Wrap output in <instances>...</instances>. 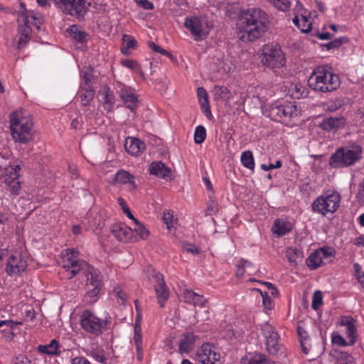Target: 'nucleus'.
<instances>
[{
  "label": "nucleus",
  "instance_id": "nucleus-1",
  "mask_svg": "<svg viewBox=\"0 0 364 364\" xmlns=\"http://www.w3.org/2000/svg\"><path fill=\"white\" fill-rule=\"evenodd\" d=\"M269 26L268 14L259 8L242 10L236 24L239 38L244 42L261 38L267 31Z\"/></svg>",
  "mask_w": 364,
  "mask_h": 364
},
{
  "label": "nucleus",
  "instance_id": "nucleus-2",
  "mask_svg": "<svg viewBox=\"0 0 364 364\" xmlns=\"http://www.w3.org/2000/svg\"><path fill=\"white\" fill-rule=\"evenodd\" d=\"M309 86L315 91L330 92L337 90L341 84L339 76L333 73L328 65L314 70L308 80Z\"/></svg>",
  "mask_w": 364,
  "mask_h": 364
},
{
  "label": "nucleus",
  "instance_id": "nucleus-3",
  "mask_svg": "<svg viewBox=\"0 0 364 364\" xmlns=\"http://www.w3.org/2000/svg\"><path fill=\"white\" fill-rule=\"evenodd\" d=\"M10 130L13 139L16 143L27 144L33 139V122L17 110L10 114Z\"/></svg>",
  "mask_w": 364,
  "mask_h": 364
},
{
  "label": "nucleus",
  "instance_id": "nucleus-4",
  "mask_svg": "<svg viewBox=\"0 0 364 364\" xmlns=\"http://www.w3.org/2000/svg\"><path fill=\"white\" fill-rule=\"evenodd\" d=\"M361 153L362 149L359 146L339 148L330 157L329 164L334 168L351 166L360 159Z\"/></svg>",
  "mask_w": 364,
  "mask_h": 364
},
{
  "label": "nucleus",
  "instance_id": "nucleus-5",
  "mask_svg": "<svg viewBox=\"0 0 364 364\" xmlns=\"http://www.w3.org/2000/svg\"><path fill=\"white\" fill-rule=\"evenodd\" d=\"M261 61L263 65L274 70V72L275 69L284 66L286 63L281 47L277 44H268L264 46Z\"/></svg>",
  "mask_w": 364,
  "mask_h": 364
},
{
  "label": "nucleus",
  "instance_id": "nucleus-6",
  "mask_svg": "<svg viewBox=\"0 0 364 364\" xmlns=\"http://www.w3.org/2000/svg\"><path fill=\"white\" fill-rule=\"evenodd\" d=\"M80 324L87 333L100 336L107 328V321L99 318L89 310H85L80 315Z\"/></svg>",
  "mask_w": 364,
  "mask_h": 364
},
{
  "label": "nucleus",
  "instance_id": "nucleus-7",
  "mask_svg": "<svg viewBox=\"0 0 364 364\" xmlns=\"http://www.w3.org/2000/svg\"><path fill=\"white\" fill-rule=\"evenodd\" d=\"M340 201L341 197L337 193L322 195L314 201L312 210L323 215L328 213H333L339 207Z\"/></svg>",
  "mask_w": 364,
  "mask_h": 364
},
{
  "label": "nucleus",
  "instance_id": "nucleus-8",
  "mask_svg": "<svg viewBox=\"0 0 364 364\" xmlns=\"http://www.w3.org/2000/svg\"><path fill=\"white\" fill-rule=\"evenodd\" d=\"M146 273L148 279L154 285L160 307L163 308L169 296L168 287L164 282V277L160 272H157L151 267L147 268Z\"/></svg>",
  "mask_w": 364,
  "mask_h": 364
},
{
  "label": "nucleus",
  "instance_id": "nucleus-9",
  "mask_svg": "<svg viewBox=\"0 0 364 364\" xmlns=\"http://www.w3.org/2000/svg\"><path fill=\"white\" fill-rule=\"evenodd\" d=\"M261 331L264 338V344L267 351L270 355H277L281 350L282 346L279 342V336L275 328L265 323L261 326Z\"/></svg>",
  "mask_w": 364,
  "mask_h": 364
},
{
  "label": "nucleus",
  "instance_id": "nucleus-10",
  "mask_svg": "<svg viewBox=\"0 0 364 364\" xmlns=\"http://www.w3.org/2000/svg\"><path fill=\"white\" fill-rule=\"evenodd\" d=\"M86 299L90 303L97 301L102 287V277L96 269H90L87 275Z\"/></svg>",
  "mask_w": 364,
  "mask_h": 364
},
{
  "label": "nucleus",
  "instance_id": "nucleus-11",
  "mask_svg": "<svg viewBox=\"0 0 364 364\" xmlns=\"http://www.w3.org/2000/svg\"><path fill=\"white\" fill-rule=\"evenodd\" d=\"M184 26L190 31L196 41L204 39L209 33L208 25L198 16L186 17Z\"/></svg>",
  "mask_w": 364,
  "mask_h": 364
},
{
  "label": "nucleus",
  "instance_id": "nucleus-12",
  "mask_svg": "<svg viewBox=\"0 0 364 364\" xmlns=\"http://www.w3.org/2000/svg\"><path fill=\"white\" fill-rule=\"evenodd\" d=\"M67 255L63 258L62 267L68 273V279L76 276L86 265V262L77 258V251L67 250Z\"/></svg>",
  "mask_w": 364,
  "mask_h": 364
},
{
  "label": "nucleus",
  "instance_id": "nucleus-13",
  "mask_svg": "<svg viewBox=\"0 0 364 364\" xmlns=\"http://www.w3.org/2000/svg\"><path fill=\"white\" fill-rule=\"evenodd\" d=\"M296 105L291 102L285 105H272L269 109V115L274 121L287 122L294 115H296Z\"/></svg>",
  "mask_w": 364,
  "mask_h": 364
},
{
  "label": "nucleus",
  "instance_id": "nucleus-14",
  "mask_svg": "<svg viewBox=\"0 0 364 364\" xmlns=\"http://www.w3.org/2000/svg\"><path fill=\"white\" fill-rule=\"evenodd\" d=\"M200 364H221L220 355L213 350V347L205 343L202 345L196 355Z\"/></svg>",
  "mask_w": 364,
  "mask_h": 364
},
{
  "label": "nucleus",
  "instance_id": "nucleus-15",
  "mask_svg": "<svg viewBox=\"0 0 364 364\" xmlns=\"http://www.w3.org/2000/svg\"><path fill=\"white\" fill-rule=\"evenodd\" d=\"M337 324L346 327V334L350 338V344L354 345L357 338L355 320L350 316H341L338 318Z\"/></svg>",
  "mask_w": 364,
  "mask_h": 364
},
{
  "label": "nucleus",
  "instance_id": "nucleus-16",
  "mask_svg": "<svg viewBox=\"0 0 364 364\" xmlns=\"http://www.w3.org/2000/svg\"><path fill=\"white\" fill-rule=\"evenodd\" d=\"M110 230L113 236L120 242H128L132 240L133 230L124 223L114 224Z\"/></svg>",
  "mask_w": 364,
  "mask_h": 364
},
{
  "label": "nucleus",
  "instance_id": "nucleus-17",
  "mask_svg": "<svg viewBox=\"0 0 364 364\" xmlns=\"http://www.w3.org/2000/svg\"><path fill=\"white\" fill-rule=\"evenodd\" d=\"M26 268V262L22 259L20 254L11 255L9 257L6 266V272L8 274H18L23 272Z\"/></svg>",
  "mask_w": 364,
  "mask_h": 364
},
{
  "label": "nucleus",
  "instance_id": "nucleus-18",
  "mask_svg": "<svg viewBox=\"0 0 364 364\" xmlns=\"http://www.w3.org/2000/svg\"><path fill=\"white\" fill-rule=\"evenodd\" d=\"M149 172L152 175H155L159 178L171 180L172 171L171 169L162 163L161 161H154L149 166Z\"/></svg>",
  "mask_w": 364,
  "mask_h": 364
},
{
  "label": "nucleus",
  "instance_id": "nucleus-19",
  "mask_svg": "<svg viewBox=\"0 0 364 364\" xmlns=\"http://www.w3.org/2000/svg\"><path fill=\"white\" fill-rule=\"evenodd\" d=\"M18 24V35L14 38V41L16 43V48L21 49L27 44L31 39V28L30 26H23V24Z\"/></svg>",
  "mask_w": 364,
  "mask_h": 364
},
{
  "label": "nucleus",
  "instance_id": "nucleus-20",
  "mask_svg": "<svg viewBox=\"0 0 364 364\" xmlns=\"http://www.w3.org/2000/svg\"><path fill=\"white\" fill-rule=\"evenodd\" d=\"M346 119L343 117H328L324 119L319 124L322 129L330 132L344 127Z\"/></svg>",
  "mask_w": 364,
  "mask_h": 364
},
{
  "label": "nucleus",
  "instance_id": "nucleus-21",
  "mask_svg": "<svg viewBox=\"0 0 364 364\" xmlns=\"http://www.w3.org/2000/svg\"><path fill=\"white\" fill-rule=\"evenodd\" d=\"M124 148L129 154L137 156L144 150L145 145L139 139L128 137L125 141Z\"/></svg>",
  "mask_w": 364,
  "mask_h": 364
},
{
  "label": "nucleus",
  "instance_id": "nucleus-22",
  "mask_svg": "<svg viewBox=\"0 0 364 364\" xmlns=\"http://www.w3.org/2000/svg\"><path fill=\"white\" fill-rule=\"evenodd\" d=\"M37 21H43L42 15L36 14L32 11H22L18 14V23L23 26H30Z\"/></svg>",
  "mask_w": 364,
  "mask_h": 364
},
{
  "label": "nucleus",
  "instance_id": "nucleus-23",
  "mask_svg": "<svg viewBox=\"0 0 364 364\" xmlns=\"http://www.w3.org/2000/svg\"><path fill=\"white\" fill-rule=\"evenodd\" d=\"M196 336L193 333L188 332L183 335L179 342V350L181 353H188L193 348Z\"/></svg>",
  "mask_w": 364,
  "mask_h": 364
},
{
  "label": "nucleus",
  "instance_id": "nucleus-24",
  "mask_svg": "<svg viewBox=\"0 0 364 364\" xmlns=\"http://www.w3.org/2000/svg\"><path fill=\"white\" fill-rule=\"evenodd\" d=\"M119 96L127 105V107L132 112H135L138 102L137 97L134 93L124 89L120 90Z\"/></svg>",
  "mask_w": 364,
  "mask_h": 364
},
{
  "label": "nucleus",
  "instance_id": "nucleus-25",
  "mask_svg": "<svg viewBox=\"0 0 364 364\" xmlns=\"http://www.w3.org/2000/svg\"><path fill=\"white\" fill-rule=\"evenodd\" d=\"M291 230V224L289 222L277 219L274 221L272 228V232L279 237L284 235Z\"/></svg>",
  "mask_w": 364,
  "mask_h": 364
},
{
  "label": "nucleus",
  "instance_id": "nucleus-26",
  "mask_svg": "<svg viewBox=\"0 0 364 364\" xmlns=\"http://www.w3.org/2000/svg\"><path fill=\"white\" fill-rule=\"evenodd\" d=\"M134 177L133 175L130 174L129 172L124 170L118 171L114 176V181L117 183H119L122 184L129 183L132 185V188L133 190H134L136 187L134 181Z\"/></svg>",
  "mask_w": 364,
  "mask_h": 364
},
{
  "label": "nucleus",
  "instance_id": "nucleus-27",
  "mask_svg": "<svg viewBox=\"0 0 364 364\" xmlns=\"http://www.w3.org/2000/svg\"><path fill=\"white\" fill-rule=\"evenodd\" d=\"M67 33L72 38L80 43L85 41L87 36L85 31L79 29L75 25L70 26L67 29Z\"/></svg>",
  "mask_w": 364,
  "mask_h": 364
},
{
  "label": "nucleus",
  "instance_id": "nucleus-28",
  "mask_svg": "<svg viewBox=\"0 0 364 364\" xmlns=\"http://www.w3.org/2000/svg\"><path fill=\"white\" fill-rule=\"evenodd\" d=\"M18 324H21V323L14 322L11 320L0 321V328L4 327L2 330L4 337L7 339H11L14 335L12 329Z\"/></svg>",
  "mask_w": 364,
  "mask_h": 364
},
{
  "label": "nucleus",
  "instance_id": "nucleus-29",
  "mask_svg": "<svg viewBox=\"0 0 364 364\" xmlns=\"http://www.w3.org/2000/svg\"><path fill=\"white\" fill-rule=\"evenodd\" d=\"M286 257L289 262L297 264L299 262H301L304 255L300 250L294 247H289L286 251Z\"/></svg>",
  "mask_w": 364,
  "mask_h": 364
},
{
  "label": "nucleus",
  "instance_id": "nucleus-30",
  "mask_svg": "<svg viewBox=\"0 0 364 364\" xmlns=\"http://www.w3.org/2000/svg\"><path fill=\"white\" fill-rule=\"evenodd\" d=\"M323 262V257L318 250L311 253L306 259V264L310 269H317Z\"/></svg>",
  "mask_w": 364,
  "mask_h": 364
},
{
  "label": "nucleus",
  "instance_id": "nucleus-31",
  "mask_svg": "<svg viewBox=\"0 0 364 364\" xmlns=\"http://www.w3.org/2000/svg\"><path fill=\"white\" fill-rule=\"evenodd\" d=\"M197 95L202 109H204L205 112H208V114L211 116L208 93L206 90L202 87H198L197 90Z\"/></svg>",
  "mask_w": 364,
  "mask_h": 364
},
{
  "label": "nucleus",
  "instance_id": "nucleus-32",
  "mask_svg": "<svg viewBox=\"0 0 364 364\" xmlns=\"http://www.w3.org/2000/svg\"><path fill=\"white\" fill-rule=\"evenodd\" d=\"M136 41L129 35L124 34L122 36V46L121 51L123 54H128L129 50L136 46Z\"/></svg>",
  "mask_w": 364,
  "mask_h": 364
},
{
  "label": "nucleus",
  "instance_id": "nucleus-33",
  "mask_svg": "<svg viewBox=\"0 0 364 364\" xmlns=\"http://www.w3.org/2000/svg\"><path fill=\"white\" fill-rule=\"evenodd\" d=\"M141 331L140 324L138 323V321L136 320L134 325V341L138 355H142V336Z\"/></svg>",
  "mask_w": 364,
  "mask_h": 364
},
{
  "label": "nucleus",
  "instance_id": "nucleus-34",
  "mask_svg": "<svg viewBox=\"0 0 364 364\" xmlns=\"http://www.w3.org/2000/svg\"><path fill=\"white\" fill-rule=\"evenodd\" d=\"M95 91L90 87L82 88L79 97L83 106L88 105L94 98Z\"/></svg>",
  "mask_w": 364,
  "mask_h": 364
},
{
  "label": "nucleus",
  "instance_id": "nucleus-35",
  "mask_svg": "<svg viewBox=\"0 0 364 364\" xmlns=\"http://www.w3.org/2000/svg\"><path fill=\"white\" fill-rule=\"evenodd\" d=\"M38 348L39 352L43 353L48 355L58 354V342L55 339H53L48 345H40Z\"/></svg>",
  "mask_w": 364,
  "mask_h": 364
},
{
  "label": "nucleus",
  "instance_id": "nucleus-36",
  "mask_svg": "<svg viewBox=\"0 0 364 364\" xmlns=\"http://www.w3.org/2000/svg\"><path fill=\"white\" fill-rule=\"evenodd\" d=\"M241 162L242 165L246 167L247 168H249L250 170H253L255 168V161L254 157L252 151H245L242 153L241 158H240Z\"/></svg>",
  "mask_w": 364,
  "mask_h": 364
},
{
  "label": "nucleus",
  "instance_id": "nucleus-37",
  "mask_svg": "<svg viewBox=\"0 0 364 364\" xmlns=\"http://www.w3.org/2000/svg\"><path fill=\"white\" fill-rule=\"evenodd\" d=\"M5 183L9 188L11 193L14 195H18L21 189V183L18 178H13L7 177L5 180Z\"/></svg>",
  "mask_w": 364,
  "mask_h": 364
},
{
  "label": "nucleus",
  "instance_id": "nucleus-38",
  "mask_svg": "<svg viewBox=\"0 0 364 364\" xmlns=\"http://www.w3.org/2000/svg\"><path fill=\"white\" fill-rule=\"evenodd\" d=\"M336 353V364H353V357L347 352L338 351Z\"/></svg>",
  "mask_w": 364,
  "mask_h": 364
},
{
  "label": "nucleus",
  "instance_id": "nucleus-39",
  "mask_svg": "<svg viewBox=\"0 0 364 364\" xmlns=\"http://www.w3.org/2000/svg\"><path fill=\"white\" fill-rule=\"evenodd\" d=\"M206 137V130L203 126H198L194 133V141L197 144H202Z\"/></svg>",
  "mask_w": 364,
  "mask_h": 364
},
{
  "label": "nucleus",
  "instance_id": "nucleus-40",
  "mask_svg": "<svg viewBox=\"0 0 364 364\" xmlns=\"http://www.w3.org/2000/svg\"><path fill=\"white\" fill-rule=\"evenodd\" d=\"M257 291H259L262 297V304L265 309L272 310L274 307V303L269 296L268 292H263L259 289H257Z\"/></svg>",
  "mask_w": 364,
  "mask_h": 364
},
{
  "label": "nucleus",
  "instance_id": "nucleus-41",
  "mask_svg": "<svg viewBox=\"0 0 364 364\" xmlns=\"http://www.w3.org/2000/svg\"><path fill=\"white\" fill-rule=\"evenodd\" d=\"M214 96L216 98L228 99L229 98V90L225 86L215 85L213 90Z\"/></svg>",
  "mask_w": 364,
  "mask_h": 364
},
{
  "label": "nucleus",
  "instance_id": "nucleus-42",
  "mask_svg": "<svg viewBox=\"0 0 364 364\" xmlns=\"http://www.w3.org/2000/svg\"><path fill=\"white\" fill-rule=\"evenodd\" d=\"M269 2L272 3L274 6L277 9L285 11L289 9L291 6L290 0H267Z\"/></svg>",
  "mask_w": 364,
  "mask_h": 364
},
{
  "label": "nucleus",
  "instance_id": "nucleus-43",
  "mask_svg": "<svg viewBox=\"0 0 364 364\" xmlns=\"http://www.w3.org/2000/svg\"><path fill=\"white\" fill-rule=\"evenodd\" d=\"M323 295L321 291H316L312 297L311 307L314 310L319 309L323 303Z\"/></svg>",
  "mask_w": 364,
  "mask_h": 364
},
{
  "label": "nucleus",
  "instance_id": "nucleus-44",
  "mask_svg": "<svg viewBox=\"0 0 364 364\" xmlns=\"http://www.w3.org/2000/svg\"><path fill=\"white\" fill-rule=\"evenodd\" d=\"M331 342L333 344L338 346H351L350 344V340L346 341L344 338L338 333H333L331 336Z\"/></svg>",
  "mask_w": 364,
  "mask_h": 364
},
{
  "label": "nucleus",
  "instance_id": "nucleus-45",
  "mask_svg": "<svg viewBox=\"0 0 364 364\" xmlns=\"http://www.w3.org/2000/svg\"><path fill=\"white\" fill-rule=\"evenodd\" d=\"M104 104L106 105L109 108L113 106L114 98L110 90L107 87L104 88Z\"/></svg>",
  "mask_w": 364,
  "mask_h": 364
},
{
  "label": "nucleus",
  "instance_id": "nucleus-46",
  "mask_svg": "<svg viewBox=\"0 0 364 364\" xmlns=\"http://www.w3.org/2000/svg\"><path fill=\"white\" fill-rule=\"evenodd\" d=\"M134 230L137 233L141 239L145 240L149 235V230L141 223H137V226H135Z\"/></svg>",
  "mask_w": 364,
  "mask_h": 364
},
{
  "label": "nucleus",
  "instance_id": "nucleus-47",
  "mask_svg": "<svg viewBox=\"0 0 364 364\" xmlns=\"http://www.w3.org/2000/svg\"><path fill=\"white\" fill-rule=\"evenodd\" d=\"M163 220L164 223L166 225L168 229L173 228L176 223V219L172 213L165 212L164 213Z\"/></svg>",
  "mask_w": 364,
  "mask_h": 364
},
{
  "label": "nucleus",
  "instance_id": "nucleus-48",
  "mask_svg": "<svg viewBox=\"0 0 364 364\" xmlns=\"http://www.w3.org/2000/svg\"><path fill=\"white\" fill-rule=\"evenodd\" d=\"M247 364H269L265 355L256 354L249 360Z\"/></svg>",
  "mask_w": 364,
  "mask_h": 364
},
{
  "label": "nucleus",
  "instance_id": "nucleus-49",
  "mask_svg": "<svg viewBox=\"0 0 364 364\" xmlns=\"http://www.w3.org/2000/svg\"><path fill=\"white\" fill-rule=\"evenodd\" d=\"M149 48L154 52L159 53L162 55H166L170 58H172V55L168 52L167 50L163 49L159 46L155 44L154 42H151L149 43Z\"/></svg>",
  "mask_w": 364,
  "mask_h": 364
},
{
  "label": "nucleus",
  "instance_id": "nucleus-50",
  "mask_svg": "<svg viewBox=\"0 0 364 364\" xmlns=\"http://www.w3.org/2000/svg\"><path fill=\"white\" fill-rule=\"evenodd\" d=\"M122 64L132 70L139 71L140 69L139 65L138 63L133 60H122Z\"/></svg>",
  "mask_w": 364,
  "mask_h": 364
},
{
  "label": "nucleus",
  "instance_id": "nucleus-51",
  "mask_svg": "<svg viewBox=\"0 0 364 364\" xmlns=\"http://www.w3.org/2000/svg\"><path fill=\"white\" fill-rule=\"evenodd\" d=\"M218 210V208L217 203L213 200H211L208 202L205 212L206 215H211L213 214H215Z\"/></svg>",
  "mask_w": 364,
  "mask_h": 364
},
{
  "label": "nucleus",
  "instance_id": "nucleus-52",
  "mask_svg": "<svg viewBox=\"0 0 364 364\" xmlns=\"http://www.w3.org/2000/svg\"><path fill=\"white\" fill-rule=\"evenodd\" d=\"M343 43V38H336L326 44H323V46L325 47L327 50H331L332 48L340 47Z\"/></svg>",
  "mask_w": 364,
  "mask_h": 364
},
{
  "label": "nucleus",
  "instance_id": "nucleus-53",
  "mask_svg": "<svg viewBox=\"0 0 364 364\" xmlns=\"http://www.w3.org/2000/svg\"><path fill=\"white\" fill-rule=\"evenodd\" d=\"M302 23L299 26V29L303 33H307L311 30V23H309V20L306 16H302L301 17Z\"/></svg>",
  "mask_w": 364,
  "mask_h": 364
},
{
  "label": "nucleus",
  "instance_id": "nucleus-54",
  "mask_svg": "<svg viewBox=\"0 0 364 364\" xmlns=\"http://www.w3.org/2000/svg\"><path fill=\"white\" fill-rule=\"evenodd\" d=\"M21 164H13L11 165V170L9 171L8 177L13 178H18L19 171L21 170Z\"/></svg>",
  "mask_w": 364,
  "mask_h": 364
},
{
  "label": "nucleus",
  "instance_id": "nucleus-55",
  "mask_svg": "<svg viewBox=\"0 0 364 364\" xmlns=\"http://www.w3.org/2000/svg\"><path fill=\"white\" fill-rule=\"evenodd\" d=\"M196 295H197V294L193 292V291L188 290V289L184 291L185 302L193 304L194 302V300H195V296H196Z\"/></svg>",
  "mask_w": 364,
  "mask_h": 364
},
{
  "label": "nucleus",
  "instance_id": "nucleus-56",
  "mask_svg": "<svg viewBox=\"0 0 364 364\" xmlns=\"http://www.w3.org/2000/svg\"><path fill=\"white\" fill-rule=\"evenodd\" d=\"M183 250L186 251L187 252H190L193 255H198L199 254V250L198 248L192 244H185L183 247Z\"/></svg>",
  "mask_w": 364,
  "mask_h": 364
},
{
  "label": "nucleus",
  "instance_id": "nucleus-57",
  "mask_svg": "<svg viewBox=\"0 0 364 364\" xmlns=\"http://www.w3.org/2000/svg\"><path fill=\"white\" fill-rule=\"evenodd\" d=\"M206 304V299L203 296L197 294L196 296H195V300L193 302L194 306H199L200 307H204Z\"/></svg>",
  "mask_w": 364,
  "mask_h": 364
},
{
  "label": "nucleus",
  "instance_id": "nucleus-58",
  "mask_svg": "<svg viewBox=\"0 0 364 364\" xmlns=\"http://www.w3.org/2000/svg\"><path fill=\"white\" fill-rule=\"evenodd\" d=\"M282 166V161L280 160H278L276 161L274 164H270L269 166L265 164L261 165V168L264 171H269L272 168H279Z\"/></svg>",
  "mask_w": 364,
  "mask_h": 364
},
{
  "label": "nucleus",
  "instance_id": "nucleus-59",
  "mask_svg": "<svg viewBox=\"0 0 364 364\" xmlns=\"http://www.w3.org/2000/svg\"><path fill=\"white\" fill-rule=\"evenodd\" d=\"M138 5L143 7L144 9H152L154 8L153 4L147 0H135Z\"/></svg>",
  "mask_w": 364,
  "mask_h": 364
},
{
  "label": "nucleus",
  "instance_id": "nucleus-60",
  "mask_svg": "<svg viewBox=\"0 0 364 364\" xmlns=\"http://www.w3.org/2000/svg\"><path fill=\"white\" fill-rule=\"evenodd\" d=\"M15 364H31V361L23 355H19L16 358Z\"/></svg>",
  "mask_w": 364,
  "mask_h": 364
},
{
  "label": "nucleus",
  "instance_id": "nucleus-61",
  "mask_svg": "<svg viewBox=\"0 0 364 364\" xmlns=\"http://www.w3.org/2000/svg\"><path fill=\"white\" fill-rule=\"evenodd\" d=\"M92 356L99 363H105L106 362V358L102 353H99L97 352H92Z\"/></svg>",
  "mask_w": 364,
  "mask_h": 364
},
{
  "label": "nucleus",
  "instance_id": "nucleus-62",
  "mask_svg": "<svg viewBox=\"0 0 364 364\" xmlns=\"http://www.w3.org/2000/svg\"><path fill=\"white\" fill-rule=\"evenodd\" d=\"M71 364H90V363L84 357H75L72 359Z\"/></svg>",
  "mask_w": 364,
  "mask_h": 364
},
{
  "label": "nucleus",
  "instance_id": "nucleus-63",
  "mask_svg": "<svg viewBox=\"0 0 364 364\" xmlns=\"http://www.w3.org/2000/svg\"><path fill=\"white\" fill-rule=\"evenodd\" d=\"M358 196L360 200L364 203V178L359 184Z\"/></svg>",
  "mask_w": 364,
  "mask_h": 364
},
{
  "label": "nucleus",
  "instance_id": "nucleus-64",
  "mask_svg": "<svg viewBox=\"0 0 364 364\" xmlns=\"http://www.w3.org/2000/svg\"><path fill=\"white\" fill-rule=\"evenodd\" d=\"M318 251L321 252V255L323 257V259L324 258H328L332 256V252L329 250L328 248H322Z\"/></svg>",
  "mask_w": 364,
  "mask_h": 364
}]
</instances>
